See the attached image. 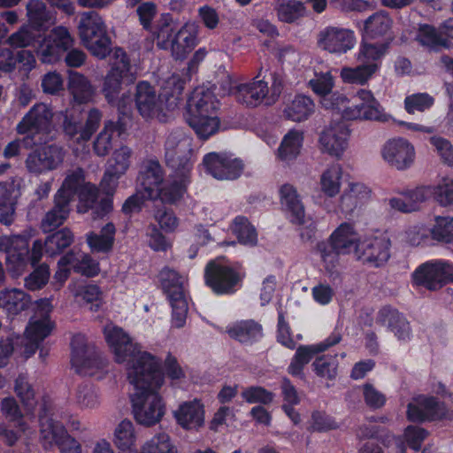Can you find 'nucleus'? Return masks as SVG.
<instances>
[{"label": "nucleus", "instance_id": "58", "mask_svg": "<svg viewBox=\"0 0 453 453\" xmlns=\"http://www.w3.org/2000/svg\"><path fill=\"white\" fill-rule=\"evenodd\" d=\"M142 453H177V450L172 444L170 436L165 433H159L144 444Z\"/></svg>", "mask_w": 453, "mask_h": 453}, {"label": "nucleus", "instance_id": "63", "mask_svg": "<svg viewBox=\"0 0 453 453\" xmlns=\"http://www.w3.org/2000/svg\"><path fill=\"white\" fill-rule=\"evenodd\" d=\"M316 373L323 378L333 380L337 375L338 361L336 356H322L312 364Z\"/></svg>", "mask_w": 453, "mask_h": 453}, {"label": "nucleus", "instance_id": "43", "mask_svg": "<svg viewBox=\"0 0 453 453\" xmlns=\"http://www.w3.org/2000/svg\"><path fill=\"white\" fill-rule=\"evenodd\" d=\"M159 278L162 288L168 298L185 295V278L178 272L165 267L160 272Z\"/></svg>", "mask_w": 453, "mask_h": 453}, {"label": "nucleus", "instance_id": "12", "mask_svg": "<svg viewBox=\"0 0 453 453\" xmlns=\"http://www.w3.org/2000/svg\"><path fill=\"white\" fill-rule=\"evenodd\" d=\"M134 103L139 113L143 118H156L159 121H165L166 112L164 101L150 83L141 81L136 85Z\"/></svg>", "mask_w": 453, "mask_h": 453}, {"label": "nucleus", "instance_id": "8", "mask_svg": "<svg viewBox=\"0 0 453 453\" xmlns=\"http://www.w3.org/2000/svg\"><path fill=\"white\" fill-rule=\"evenodd\" d=\"M413 283L428 290H437L453 282V264L433 260L419 265L412 274Z\"/></svg>", "mask_w": 453, "mask_h": 453}, {"label": "nucleus", "instance_id": "54", "mask_svg": "<svg viewBox=\"0 0 453 453\" xmlns=\"http://www.w3.org/2000/svg\"><path fill=\"white\" fill-rule=\"evenodd\" d=\"M136 441L134 426L129 419H123L115 428L114 443L120 449H130Z\"/></svg>", "mask_w": 453, "mask_h": 453}, {"label": "nucleus", "instance_id": "34", "mask_svg": "<svg viewBox=\"0 0 453 453\" xmlns=\"http://www.w3.org/2000/svg\"><path fill=\"white\" fill-rule=\"evenodd\" d=\"M416 41L430 50L438 51L450 47V41L441 34L440 27L436 28L428 24L419 25Z\"/></svg>", "mask_w": 453, "mask_h": 453}, {"label": "nucleus", "instance_id": "46", "mask_svg": "<svg viewBox=\"0 0 453 453\" xmlns=\"http://www.w3.org/2000/svg\"><path fill=\"white\" fill-rule=\"evenodd\" d=\"M0 300L9 313L18 314L26 310L30 303V296L23 290L13 288L0 294Z\"/></svg>", "mask_w": 453, "mask_h": 453}, {"label": "nucleus", "instance_id": "62", "mask_svg": "<svg viewBox=\"0 0 453 453\" xmlns=\"http://www.w3.org/2000/svg\"><path fill=\"white\" fill-rule=\"evenodd\" d=\"M14 389L20 401L28 410H32L35 406V390L25 375H19L15 380Z\"/></svg>", "mask_w": 453, "mask_h": 453}, {"label": "nucleus", "instance_id": "13", "mask_svg": "<svg viewBox=\"0 0 453 453\" xmlns=\"http://www.w3.org/2000/svg\"><path fill=\"white\" fill-rule=\"evenodd\" d=\"M65 150L58 144H50L30 153L26 159L27 170L35 174L58 169L64 162Z\"/></svg>", "mask_w": 453, "mask_h": 453}, {"label": "nucleus", "instance_id": "11", "mask_svg": "<svg viewBox=\"0 0 453 453\" xmlns=\"http://www.w3.org/2000/svg\"><path fill=\"white\" fill-rule=\"evenodd\" d=\"M74 43V39L68 28L58 26L50 30L39 48V55L43 63L58 62Z\"/></svg>", "mask_w": 453, "mask_h": 453}, {"label": "nucleus", "instance_id": "55", "mask_svg": "<svg viewBox=\"0 0 453 453\" xmlns=\"http://www.w3.org/2000/svg\"><path fill=\"white\" fill-rule=\"evenodd\" d=\"M153 34L158 48L163 50L172 48V40L176 34L172 19L168 15L163 16Z\"/></svg>", "mask_w": 453, "mask_h": 453}, {"label": "nucleus", "instance_id": "20", "mask_svg": "<svg viewBox=\"0 0 453 453\" xmlns=\"http://www.w3.org/2000/svg\"><path fill=\"white\" fill-rule=\"evenodd\" d=\"M390 246V240L387 236L374 237L361 243L357 255L363 262L380 266L388 260Z\"/></svg>", "mask_w": 453, "mask_h": 453}, {"label": "nucleus", "instance_id": "38", "mask_svg": "<svg viewBox=\"0 0 453 453\" xmlns=\"http://www.w3.org/2000/svg\"><path fill=\"white\" fill-rule=\"evenodd\" d=\"M40 424L41 441L45 449L58 445L61 440L65 437L66 430L64 426L51 418L42 417Z\"/></svg>", "mask_w": 453, "mask_h": 453}, {"label": "nucleus", "instance_id": "56", "mask_svg": "<svg viewBox=\"0 0 453 453\" xmlns=\"http://www.w3.org/2000/svg\"><path fill=\"white\" fill-rule=\"evenodd\" d=\"M306 13V8L303 3L296 0H288L282 2L277 8V14L281 21L292 23L295 20L303 17Z\"/></svg>", "mask_w": 453, "mask_h": 453}, {"label": "nucleus", "instance_id": "45", "mask_svg": "<svg viewBox=\"0 0 453 453\" xmlns=\"http://www.w3.org/2000/svg\"><path fill=\"white\" fill-rule=\"evenodd\" d=\"M73 241V232L67 227L62 228L46 238L44 242L45 252L50 257L58 255L68 248Z\"/></svg>", "mask_w": 453, "mask_h": 453}, {"label": "nucleus", "instance_id": "22", "mask_svg": "<svg viewBox=\"0 0 453 453\" xmlns=\"http://www.w3.org/2000/svg\"><path fill=\"white\" fill-rule=\"evenodd\" d=\"M165 173L158 161L149 160L144 163L140 172L138 181L143 196L150 200L157 199V191L164 180Z\"/></svg>", "mask_w": 453, "mask_h": 453}, {"label": "nucleus", "instance_id": "60", "mask_svg": "<svg viewBox=\"0 0 453 453\" xmlns=\"http://www.w3.org/2000/svg\"><path fill=\"white\" fill-rule=\"evenodd\" d=\"M317 250L320 254L325 270L330 274L336 272L339 265L340 251L336 250L328 242H319L317 246Z\"/></svg>", "mask_w": 453, "mask_h": 453}, {"label": "nucleus", "instance_id": "3", "mask_svg": "<svg viewBox=\"0 0 453 453\" xmlns=\"http://www.w3.org/2000/svg\"><path fill=\"white\" fill-rule=\"evenodd\" d=\"M81 41L89 52L99 59L105 58L111 50V40L103 17L95 11L82 12L78 24Z\"/></svg>", "mask_w": 453, "mask_h": 453}, {"label": "nucleus", "instance_id": "26", "mask_svg": "<svg viewBox=\"0 0 453 453\" xmlns=\"http://www.w3.org/2000/svg\"><path fill=\"white\" fill-rule=\"evenodd\" d=\"M392 25L393 19L386 11L372 13L364 21L365 39L391 41L388 35Z\"/></svg>", "mask_w": 453, "mask_h": 453}, {"label": "nucleus", "instance_id": "51", "mask_svg": "<svg viewBox=\"0 0 453 453\" xmlns=\"http://www.w3.org/2000/svg\"><path fill=\"white\" fill-rule=\"evenodd\" d=\"M342 170L340 165H330L320 177L321 190L328 196H336L341 188Z\"/></svg>", "mask_w": 453, "mask_h": 453}, {"label": "nucleus", "instance_id": "7", "mask_svg": "<svg viewBox=\"0 0 453 453\" xmlns=\"http://www.w3.org/2000/svg\"><path fill=\"white\" fill-rule=\"evenodd\" d=\"M54 112L44 103L35 104L16 127L17 133L37 139L36 145L45 143L47 136L55 129Z\"/></svg>", "mask_w": 453, "mask_h": 453}, {"label": "nucleus", "instance_id": "49", "mask_svg": "<svg viewBox=\"0 0 453 453\" xmlns=\"http://www.w3.org/2000/svg\"><path fill=\"white\" fill-rule=\"evenodd\" d=\"M102 397L98 388L93 385L84 384L78 387L75 403L81 410H95L101 405Z\"/></svg>", "mask_w": 453, "mask_h": 453}, {"label": "nucleus", "instance_id": "25", "mask_svg": "<svg viewBox=\"0 0 453 453\" xmlns=\"http://www.w3.org/2000/svg\"><path fill=\"white\" fill-rule=\"evenodd\" d=\"M331 245L342 254L359 252L360 235L350 223H342L330 235Z\"/></svg>", "mask_w": 453, "mask_h": 453}, {"label": "nucleus", "instance_id": "17", "mask_svg": "<svg viewBox=\"0 0 453 453\" xmlns=\"http://www.w3.org/2000/svg\"><path fill=\"white\" fill-rule=\"evenodd\" d=\"M355 98L360 103L350 105V108L345 111V119H384L382 107L370 90L359 89Z\"/></svg>", "mask_w": 453, "mask_h": 453}, {"label": "nucleus", "instance_id": "48", "mask_svg": "<svg viewBox=\"0 0 453 453\" xmlns=\"http://www.w3.org/2000/svg\"><path fill=\"white\" fill-rule=\"evenodd\" d=\"M51 328L50 320L37 319L35 317L32 319L26 328L27 338L31 343L29 355L33 354L38 347V343L50 334Z\"/></svg>", "mask_w": 453, "mask_h": 453}, {"label": "nucleus", "instance_id": "14", "mask_svg": "<svg viewBox=\"0 0 453 453\" xmlns=\"http://www.w3.org/2000/svg\"><path fill=\"white\" fill-rule=\"evenodd\" d=\"M381 156L391 167L403 171L414 163L415 149L406 139L395 138L383 145Z\"/></svg>", "mask_w": 453, "mask_h": 453}, {"label": "nucleus", "instance_id": "21", "mask_svg": "<svg viewBox=\"0 0 453 453\" xmlns=\"http://www.w3.org/2000/svg\"><path fill=\"white\" fill-rule=\"evenodd\" d=\"M376 323L387 326L399 341L407 342L411 339V330L409 322L403 314L390 306L380 309Z\"/></svg>", "mask_w": 453, "mask_h": 453}, {"label": "nucleus", "instance_id": "28", "mask_svg": "<svg viewBox=\"0 0 453 453\" xmlns=\"http://www.w3.org/2000/svg\"><path fill=\"white\" fill-rule=\"evenodd\" d=\"M371 196V190L362 183L349 185L347 191L341 196L340 208L347 215L352 214L357 209L365 205Z\"/></svg>", "mask_w": 453, "mask_h": 453}, {"label": "nucleus", "instance_id": "27", "mask_svg": "<svg viewBox=\"0 0 453 453\" xmlns=\"http://www.w3.org/2000/svg\"><path fill=\"white\" fill-rule=\"evenodd\" d=\"M217 108L218 102L212 92L203 88H197L188 99V117L215 114Z\"/></svg>", "mask_w": 453, "mask_h": 453}, {"label": "nucleus", "instance_id": "18", "mask_svg": "<svg viewBox=\"0 0 453 453\" xmlns=\"http://www.w3.org/2000/svg\"><path fill=\"white\" fill-rule=\"evenodd\" d=\"M349 132L343 122L330 124L321 132V150L332 157H340L348 146Z\"/></svg>", "mask_w": 453, "mask_h": 453}, {"label": "nucleus", "instance_id": "39", "mask_svg": "<svg viewBox=\"0 0 453 453\" xmlns=\"http://www.w3.org/2000/svg\"><path fill=\"white\" fill-rule=\"evenodd\" d=\"M227 333L231 338L246 343L260 339L263 336V328L254 320H245L228 328Z\"/></svg>", "mask_w": 453, "mask_h": 453}, {"label": "nucleus", "instance_id": "1", "mask_svg": "<svg viewBox=\"0 0 453 453\" xmlns=\"http://www.w3.org/2000/svg\"><path fill=\"white\" fill-rule=\"evenodd\" d=\"M148 358L146 366L134 367L129 372V382L134 386V392L130 395L132 412L134 419L144 426H152L159 423L165 414V405L159 395V389L165 382L161 365L154 363L152 357Z\"/></svg>", "mask_w": 453, "mask_h": 453}, {"label": "nucleus", "instance_id": "57", "mask_svg": "<svg viewBox=\"0 0 453 453\" xmlns=\"http://www.w3.org/2000/svg\"><path fill=\"white\" fill-rule=\"evenodd\" d=\"M364 40L358 52V60L360 61H376L382 58L389 46L390 41H381L380 42H369Z\"/></svg>", "mask_w": 453, "mask_h": 453}, {"label": "nucleus", "instance_id": "29", "mask_svg": "<svg viewBox=\"0 0 453 453\" xmlns=\"http://www.w3.org/2000/svg\"><path fill=\"white\" fill-rule=\"evenodd\" d=\"M197 43V34L193 26L184 25L172 40V55L175 59H182Z\"/></svg>", "mask_w": 453, "mask_h": 453}, {"label": "nucleus", "instance_id": "42", "mask_svg": "<svg viewBox=\"0 0 453 453\" xmlns=\"http://www.w3.org/2000/svg\"><path fill=\"white\" fill-rule=\"evenodd\" d=\"M173 180L166 183L162 188H159L157 191V199L159 198L163 203H174L179 201L186 192L187 182L189 177H178L173 173Z\"/></svg>", "mask_w": 453, "mask_h": 453}, {"label": "nucleus", "instance_id": "41", "mask_svg": "<svg viewBox=\"0 0 453 453\" xmlns=\"http://www.w3.org/2000/svg\"><path fill=\"white\" fill-rule=\"evenodd\" d=\"M341 340L342 334L338 331H334L328 338L320 343L311 346H300L296 349L294 357L305 365L311 361L315 354L323 352L328 348L338 344Z\"/></svg>", "mask_w": 453, "mask_h": 453}, {"label": "nucleus", "instance_id": "36", "mask_svg": "<svg viewBox=\"0 0 453 453\" xmlns=\"http://www.w3.org/2000/svg\"><path fill=\"white\" fill-rule=\"evenodd\" d=\"M314 111L315 104L311 97L297 95L286 105L283 113L286 119L301 122L308 119Z\"/></svg>", "mask_w": 453, "mask_h": 453}, {"label": "nucleus", "instance_id": "40", "mask_svg": "<svg viewBox=\"0 0 453 453\" xmlns=\"http://www.w3.org/2000/svg\"><path fill=\"white\" fill-rule=\"evenodd\" d=\"M377 70L376 63H369L356 67H343L340 75L345 83L365 85Z\"/></svg>", "mask_w": 453, "mask_h": 453}, {"label": "nucleus", "instance_id": "4", "mask_svg": "<svg viewBox=\"0 0 453 453\" xmlns=\"http://www.w3.org/2000/svg\"><path fill=\"white\" fill-rule=\"evenodd\" d=\"M113 57L114 60L111 70L104 79L102 93L109 104L120 108L125 105L124 96H119L122 91V84L125 81L133 83L136 75L132 71L127 53L121 48L114 50Z\"/></svg>", "mask_w": 453, "mask_h": 453}, {"label": "nucleus", "instance_id": "32", "mask_svg": "<svg viewBox=\"0 0 453 453\" xmlns=\"http://www.w3.org/2000/svg\"><path fill=\"white\" fill-rule=\"evenodd\" d=\"M70 203L57 196H54V206L46 212L41 221V229L50 233L60 226L68 218Z\"/></svg>", "mask_w": 453, "mask_h": 453}, {"label": "nucleus", "instance_id": "64", "mask_svg": "<svg viewBox=\"0 0 453 453\" xmlns=\"http://www.w3.org/2000/svg\"><path fill=\"white\" fill-rule=\"evenodd\" d=\"M50 274L49 266L42 264L24 279L25 287L31 291L41 289L48 283Z\"/></svg>", "mask_w": 453, "mask_h": 453}, {"label": "nucleus", "instance_id": "47", "mask_svg": "<svg viewBox=\"0 0 453 453\" xmlns=\"http://www.w3.org/2000/svg\"><path fill=\"white\" fill-rule=\"evenodd\" d=\"M133 150L127 146L121 145L117 148L108 159L106 167L114 174H125L131 165L133 157Z\"/></svg>", "mask_w": 453, "mask_h": 453}, {"label": "nucleus", "instance_id": "19", "mask_svg": "<svg viewBox=\"0 0 453 453\" xmlns=\"http://www.w3.org/2000/svg\"><path fill=\"white\" fill-rule=\"evenodd\" d=\"M72 365L76 367L77 372L83 375H91L90 362L95 361L98 367L104 365L99 354L87 345L85 336L82 334L74 335L71 342Z\"/></svg>", "mask_w": 453, "mask_h": 453}, {"label": "nucleus", "instance_id": "33", "mask_svg": "<svg viewBox=\"0 0 453 453\" xmlns=\"http://www.w3.org/2000/svg\"><path fill=\"white\" fill-rule=\"evenodd\" d=\"M280 202L290 212L291 220L296 224H303L304 219V206L296 188L291 184H284L280 188Z\"/></svg>", "mask_w": 453, "mask_h": 453}, {"label": "nucleus", "instance_id": "6", "mask_svg": "<svg viewBox=\"0 0 453 453\" xmlns=\"http://www.w3.org/2000/svg\"><path fill=\"white\" fill-rule=\"evenodd\" d=\"M262 70L256 79L249 83L239 84L236 86L235 98L236 100L248 106L255 107L260 104L263 100H266L267 104L273 103L280 96L283 81L281 76L277 73H270L271 87H268V81L257 80L261 75Z\"/></svg>", "mask_w": 453, "mask_h": 453}, {"label": "nucleus", "instance_id": "61", "mask_svg": "<svg viewBox=\"0 0 453 453\" xmlns=\"http://www.w3.org/2000/svg\"><path fill=\"white\" fill-rule=\"evenodd\" d=\"M431 234L434 240L450 242L453 240V218L435 217V224L431 229Z\"/></svg>", "mask_w": 453, "mask_h": 453}, {"label": "nucleus", "instance_id": "59", "mask_svg": "<svg viewBox=\"0 0 453 453\" xmlns=\"http://www.w3.org/2000/svg\"><path fill=\"white\" fill-rule=\"evenodd\" d=\"M36 41L37 35L35 30L29 26H23L7 38L6 43L12 48L18 49L29 47Z\"/></svg>", "mask_w": 453, "mask_h": 453}, {"label": "nucleus", "instance_id": "5", "mask_svg": "<svg viewBox=\"0 0 453 453\" xmlns=\"http://www.w3.org/2000/svg\"><path fill=\"white\" fill-rule=\"evenodd\" d=\"M192 156V139L181 130L171 132L165 142V159L176 176L189 177Z\"/></svg>", "mask_w": 453, "mask_h": 453}, {"label": "nucleus", "instance_id": "24", "mask_svg": "<svg viewBox=\"0 0 453 453\" xmlns=\"http://www.w3.org/2000/svg\"><path fill=\"white\" fill-rule=\"evenodd\" d=\"M0 247L6 253V260L17 270L27 262L29 249L28 239L23 235H12L0 239Z\"/></svg>", "mask_w": 453, "mask_h": 453}, {"label": "nucleus", "instance_id": "35", "mask_svg": "<svg viewBox=\"0 0 453 453\" xmlns=\"http://www.w3.org/2000/svg\"><path fill=\"white\" fill-rule=\"evenodd\" d=\"M174 416L185 429H196L203 424V405L198 401L183 403Z\"/></svg>", "mask_w": 453, "mask_h": 453}, {"label": "nucleus", "instance_id": "50", "mask_svg": "<svg viewBox=\"0 0 453 453\" xmlns=\"http://www.w3.org/2000/svg\"><path fill=\"white\" fill-rule=\"evenodd\" d=\"M303 140L302 132L290 130L284 136L278 150L280 158L286 161L296 158L300 152Z\"/></svg>", "mask_w": 453, "mask_h": 453}, {"label": "nucleus", "instance_id": "16", "mask_svg": "<svg viewBox=\"0 0 453 453\" xmlns=\"http://www.w3.org/2000/svg\"><path fill=\"white\" fill-rule=\"evenodd\" d=\"M445 415V405L434 396L418 395L408 404L407 418L412 422L441 419Z\"/></svg>", "mask_w": 453, "mask_h": 453}, {"label": "nucleus", "instance_id": "53", "mask_svg": "<svg viewBox=\"0 0 453 453\" xmlns=\"http://www.w3.org/2000/svg\"><path fill=\"white\" fill-rule=\"evenodd\" d=\"M232 230L241 243L250 246L257 244V231L247 218L242 216L236 217L233 222Z\"/></svg>", "mask_w": 453, "mask_h": 453}, {"label": "nucleus", "instance_id": "10", "mask_svg": "<svg viewBox=\"0 0 453 453\" xmlns=\"http://www.w3.org/2000/svg\"><path fill=\"white\" fill-rule=\"evenodd\" d=\"M357 39L349 28L327 26L317 35L318 47L330 54L342 55L352 50Z\"/></svg>", "mask_w": 453, "mask_h": 453}, {"label": "nucleus", "instance_id": "23", "mask_svg": "<svg viewBox=\"0 0 453 453\" xmlns=\"http://www.w3.org/2000/svg\"><path fill=\"white\" fill-rule=\"evenodd\" d=\"M80 199L78 211L81 213L87 212L89 209L93 211V219H102L112 210L111 200L103 199L96 207L98 199L97 188L88 182L77 194Z\"/></svg>", "mask_w": 453, "mask_h": 453}, {"label": "nucleus", "instance_id": "52", "mask_svg": "<svg viewBox=\"0 0 453 453\" xmlns=\"http://www.w3.org/2000/svg\"><path fill=\"white\" fill-rule=\"evenodd\" d=\"M119 130V124L113 121L105 122L104 128L97 134L93 149L94 152L99 157L106 156L111 149L112 136Z\"/></svg>", "mask_w": 453, "mask_h": 453}, {"label": "nucleus", "instance_id": "31", "mask_svg": "<svg viewBox=\"0 0 453 453\" xmlns=\"http://www.w3.org/2000/svg\"><path fill=\"white\" fill-rule=\"evenodd\" d=\"M68 89L75 102L87 104L94 98L96 88L90 81L78 72H71L68 78Z\"/></svg>", "mask_w": 453, "mask_h": 453}, {"label": "nucleus", "instance_id": "37", "mask_svg": "<svg viewBox=\"0 0 453 453\" xmlns=\"http://www.w3.org/2000/svg\"><path fill=\"white\" fill-rule=\"evenodd\" d=\"M85 182V173L82 168L76 167L69 170L66 176L55 196L71 203L74 196L87 184Z\"/></svg>", "mask_w": 453, "mask_h": 453}, {"label": "nucleus", "instance_id": "30", "mask_svg": "<svg viewBox=\"0 0 453 453\" xmlns=\"http://www.w3.org/2000/svg\"><path fill=\"white\" fill-rule=\"evenodd\" d=\"M115 234L116 227L114 224L109 222L102 227L99 233H88L86 241L92 252L109 253L114 245Z\"/></svg>", "mask_w": 453, "mask_h": 453}, {"label": "nucleus", "instance_id": "44", "mask_svg": "<svg viewBox=\"0 0 453 453\" xmlns=\"http://www.w3.org/2000/svg\"><path fill=\"white\" fill-rule=\"evenodd\" d=\"M187 122L201 139H208L219 128V119L215 114L188 117Z\"/></svg>", "mask_w": 453, "mask_h": 453}, {"label": "nucleus", "instance_id": "9", "mask_svg": "<svg viewBox=\"0 0 453 453\" xmlns=\"http://www.w3.org/2000/svg\"><path fill=\"white\" fill-rule=\"evenodd\" d=\"M205 283L218 295H228L235 291L242 276L219 260L210 261L204 270Z\"/></svg>", "mask_w": 453, "mask_h": 453}, {"label": "nucleus", "instance_id": "15", "mask_svg": "<svg viewBox=\"0 0 453 453\" xmlns=\"http://www.w3.org/2000/svg\"><path fill=\"white\" fill-rule=\"evenodd\" d=\"M203 163L207 172L218 180L236 179L243 170L240 159L226 154L209 153L204 156Z\"/></svg>", "mask_w": 453, "mask_h": 453}, {"label": "nucleus", "instance_id": "2", "mask_svg": "<svg viewBox=\"0 0 453 453\" xmlns=\"http://www.w3.org/2000/svg\"><path fill=\"white\" fill-rule=\"evenodd\" d=\"M104 334L111 352L114 355L115 361L119 364H124L127 369V379L129 372L134 367L141 366L142 370H148L146 366L148 358L146 355L152 357L154 363L161 365V360L150 352L142 351L141 346L134 342L130 335L121 327L109 324L104 328ZM149 363H151L150 361Z\"/></svg>", "mask_w": 453, "mask_h": 453}]
</instances>
